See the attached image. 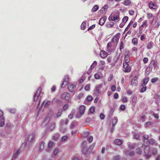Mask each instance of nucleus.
<instances>
[{
  "mask_svg": "<svg viewBox=\"0 0 160 160\" xmlns=\"http://www.w3.org/2000/svg\"><path fill=\"white\" fill-rule=\"evenodd\" d=\"M85 109V107L83 105L81 106L79 108V112L80 115L79 116L78 114L76 115V117L77 118H80L84 113Z\"/></svg>",
  "mask_w": 160,
  "mask_h": 160,
  "instance_id": "3",
  "label": "nucleus"
},
{
  "mask_svg": "<svg viewBox=\"0 0 160 160\" xmlns=\"http://www.w3.org/2000/svg\"><path fill=\"white\" fill-rule=\"evenodd\" d=\"M98 6L97 5H95L93 8L92 10H93V12H95L98 10Z\"/></svg>",
  "mask_w": 160,
  "mask_h": 160,
  "instance_id": "40",
  "label": "nucleus"
},
{
  "mask_svg": "<svg viewBox=\"0 0 160 160\" xmlns=\"http://www.w3.org/2000/svg\"><path fill=\"white\" fill-rule=\"evenodd\" d=\"M128 18L127 16L124 17L122 19V21L123 23L125 24L128 21Z\"/></svg>",
  "mask_w": 160,
  "mask_h": 160,
  "instance_id": "35",
  "label": "nucleus"
},
{
  "mask_svg": "<svg viewBox=\"0 0 160 160\" xmlns=\"http://www.w3.org/2000/svg\"><path fill=\"white\" fill-rule=\"evenodd\" d=\"M86 21L83 22L82 23L81 25V28L82 29L84 30L86 28Z\"/></svg>",
  "mask_w": 160,
  "mask_h": 160,
  "instance_id": "25",
  "label": "nucleus"
},
{
  "mask_svg": "<svg viewBox=\"0 0 160 160\" xmlns=\"http://www.w3.org/2000/svg\"><path fill=\"white\" fill-rule=\"evenodd\" d=\"M158 80V78L156 77L153 78L151 80V82L152 83H154L156 82Z\"/></svg>",
  "mask_w": 160,
  "mask_h": 160,
  "instance_id": "43",
  "label": "nucleus"
},
{
  "mask_svg": "<svg viewBox=\"0 0 160 160\" xmlns=\"http://www.w3.org/2000/svg\"><path fill=\"white\" fill-rule=\"evenodd\" d=\"M68 88L70 92H72L75 89V86L71 83H68Z\"/></svg>",
  "mask_w": 160,
  "mask_h": 160,
  "instance_id": "11",
  "label": "nucleus"
},
{
  "mask_svg": "<svg viewBox=\"0 0 160 160\" xmlns=\"http://www.w3.org/2000/svg\"><path fill=\"white\" fill-rule=\"evenodd\" d=\"M131 3V1L130 0H124L123 2V4L125 6H129Z\"/></svg>",
  "mask_w": 160,
  "mask_h": 160,
  "instance_id": "20",
  "label": "nucleus"
},
{
  "mask_svg": "<svg viewBox=\"0 0 160 160\" xmlns=\"http://www.w3.org/2000/svg\"><path fill=\"white\" fill-rule=\"evenodd\" d=\"M20 152V150L19 149L17 150L15 153L12 156L13 158H16L19 155Z\"/></svg>",
  "mask_w": 160,
  "mask_h": 160,
  "instance_id": "23",
  "label": "nucleus"
},
{
  "mask_svg": "<svg viewBox=\"0 0 160 160\" xmlns=\"http://www.w3.org/2000/svg\"><path fill=\"white\" fill-rule=\"evenodd\" d=\"M160 24V21L157 20L155 22L153 25L154 27L155 28H158Z\"/></svg>",
  "mask_w": 160,
  "mask_h": 160,
  "instance_id": "18",
  "label": "nucleus"
},
{
  "mask_svg": "<svg viewBox=\"0 0 160 160\" xmlns=\"http://www.w3.org/2000/svg\"><path fill=\"white\" fill-rule=\"evenodd\" d=\"M128 146L129 148L132 149H134L135 148V145L134 144H130L128 145Z\"/></svg>",
  "mask_w": 160,
  "mask_h": 160,
  "instance_id": "41",
  "label": "nucleus"
},
{
  "mask_svg": "<svg viewBox=\"0 0 160 160\" xmlns=\"http://www.w3.org/2000/svg\"><path fill=\"white\" fill-rule=\"evenodd\" d=\"M124 48V44L123 42L121 41L120 43V45L119 47V49L120 51H121V50L122 49Z\"/></svg>",
  "mask_w": 160,
  "mask_h": 160,
  "instance_id": "45",
  "label": "nucleus"
},
{
  "mask_svg": "<svg viewBox=\"0 0 160 160\" xmlns=\"http://www.w3.org/2000/svg\"><path fill=\"white\" fill-rule=\"evenodd\" d=\"M70 98V95L69 93L68 92H64L61 95L62 98L66 100H68Z\"/></svg>",
  "mask_w": 160,
  "mask_h": 160,
  "instance_id": "8",
  "label": "nucleus"
},
{
  "mask_svg": "<svg viewBox=\"0 0 160 160\" xmlns=\"http://www.w3.org/2000/svg\"><path fill=\"white\" fill-rule=\"evenodd\" d=\"M83 96V93H80L79 94L78 96H77V98H78V99H80L81 98H82Z\"/></svg>",
  "mask_w": 160,
  "mask_h": 160,
  "instance_id": "58",
  "label": "nucleus"
},
{
  "mask_svg": "<svg viewBox=\"0 0 160 160\" xmlns=\"http://www.w3.org/2000/svg\"><path fill=\"white\" fill-rule=\"evenodd\" d=\"M153 43L152 42H149L147 43V48L150 49H151L152 47Z\"/></svg>",
  "mask_w": 160,
  "mask_h": 160,
  "instance_id": "21",
  "label": "nucleus"
},
{
  "mask_svg": "<svg viewBox=\"0 0 160 160\" xmlns=\"http://www.w3.org/2000/svg\"><path fill=\"white\" fill-rule=\"evenodd\" d=\"M110 42V43H112L111 45L112 46V48H115L117 45V44H115V43L112 42V41Z\"/></svg>",
  "mask_w": 160,
  "mask_h": 160,
  "instance_id": "63",
  "label": "nucleus"
},
{
  "mask_svg": "<svg viewBox=\"0 0 160 160\" xmlns=\"http://www.w3.org/2000/svg\"><path fill=\"white\" fill-rule=\"evenodd\" d=\"M122 101L123 102H128L127 98L125 97H122Z\"/></svg>",
  "mask_w": 160,
  "mask_h": 160,
  "instance_id": "37",
  "label": "nucleus"
},
{
  "mask_svg": "<svg viewBox=\"0 0 160 160\" xmlns=\"http://www.w3.org/2000/svg\"><path fill=\"white\" fill-rule=\"evenodd\" d=\"M156 142L155 140L152 138L151 139L149 140H148V143L151 144L153 145Z\"/></svg>",
  "mask_w": 160,
  "mask_h": 160,
  "instance_id": "27",
  "label": "nucleus"
},
{
  "mask_svg": "<svg viewBox=\"0 0 160 160\" xmlns=\"http://www.w3.org/2000/svg\"><path fill=\"white\" fill-rule=\"evenodd\" d=\"M92 100V97L91 96H88L87 97V100L88 101H91Z\"/></svg>",
  "mask_w": 160,
  "mask_h": 160,
  "instance_id": "51",
  "label": "nucleus"
},
{
  "mask_svg": "<svg viewBox=\"0 0 160 160\" xmlns=\"http://www.w3.org/2000/svg\"><path fill=\"white\" fill-rule=\"evenodd\" d=\"M149 78H144L142 81V86H145L148 83L149 81Z\"/></svg>",
  "mask_w": 160,
  "mask_h": 160,
  "instance_id": "13",
  "label": "nucleus"
},
{
  "mask_svg": "<svg viewBox=\"0 0 160 160\" xmlns=\"http://www.w3.org/2000/svg\"><path fill=\"white\" fill-rule=\"evenodd\" d=\"M90 112L91 113H93L95 112V108L93 107H91L89 109Z\"/></svg>",
  "mask_w": 160,
  "mask_h": 160,
  "instance_id": "49",
  "label": "nucleus"
},
{
  "mask_svg": "<svg viewBox=\"0 0 160 160\" xmlns=\"http://www.w3.org/2000/svg\"><path fill=\"white\" fill-rule=\"evenodd\" d=\"M114 142L116 144L118 145H121L122 143V141L119 139H116L114 140Z\"/></svg>",
  "mask_w": 160,
  "mask_h": 160,
  "instance_id": "16",
  "label": "nucleus"
},
{
  "mask_svg": "<svg viewBox=\"0 0 160 160\" xmlns=\"http://www.w3.org/2000/svg\"><path fill=\"white\" fill-rule=\"evenodd\" d=\"M136 152L138 154L141 155L142 153V150L140 148H138L136 149Z\"/></svg>",
  "mask_w": 160,
  "mask_h": 160,
  "instance_id": "32",
  "label": "nucleus"
},
{
  "mask_svg": "<svg viewBox=\"0 0 160 160\" xmlns=\"http://www.w3.org/2000/svg\"><path fill=\"white\" fill-rule=\"evenodd\" d=\"M153 116L156 119H158L159 115H158V114L157 113H156L154 112H153Z\"/></svg>",
  "mask_w": 160,
  "mask_h": 160,
  "instance_id": "50",
  "label": "nucleus"
},
{
  "mask_svg": "<svg viewBox=\"0 0 160 160\" xmlns=\"http://www.w3.org/2000/svg\"><path fill=\"white\" fill-rule=\"evenodd\" d=\"M152 152L154 155H156L157 153V150L156 148H154L152 150Z\"/></svg>",
  "mask_w": 160,
  "mask_h": 160,
  "instance_id": "47",
  "label": "nucleus"
},
{
  "mask_svg": "<svg viewBox=\"0 0 160 160\" xmlns=\"http://www.w3.org/2000/svg\"><path fill=\"white\" fill-rule=\"evenodd\" d=\"M113 78V75L112 74H111L110 75L109 77L108 78V81H110Z\"/></svg>",
  "mask_w": 160,
  "mask_h": 160,
  "instance_id": "62",
  "label": "nucleus"
},
{
  "mask_svg": "<svg viewBox=\"0 0 160 160\" xmlns=\"http://www.w3.org/2000/svg\"><path fill=\"white\" fill-rule=\"evenodd\" d=\"M152 123L151 122H147L145 123V125L146 126H149L152 124Z\"/></svg>",
  "mask_w": 160,
  "mask_h": 160,
  "instance_id": "54",
  "label": "nucleus"
},
{
  "mask_svg": "<svg viewBox=\"0 0 160 160\" xmlns=\"http://www.w3.org/2000/svg\"><path fill=\"white\" fill-rule=\"evenodd\" d=\"M41 90V87H39V88L38 89L36 93H35V94H34V101L37 100L39 96L41 97V94H40Z\"/></svg>",
  "mask_w": 160,
  "mask_h": 160,
  "instance_id": "6",
  "label": "nucleus"
},
{
  "mask_svg": "<svg viewBox=\"0 0 160 160\" xmlns=\"http://www.w3.org/2000/svg\"><path fill=\"white\" fill-rule=\"evenodd\" d=\"M134 138L136 139H138L139 137V135L138 133H135L134 134Z\"/></svg>",
  "mask_w": 160,
  "mask_h": 160,
  "instance_id": "56",
  "label": "nucleus"
},
{
  "mask_svg": "<svg viewBox=\"0 0 160 160\" xmlns=\"http://www.w3.org/2000/svg\"><path fill=\"white\" fill-rule=\"evenodd\" d=\"M113 160H120V156L118 155H116L113 157Z\"/></svg>",
  "mask_w": 160,
  "mask_h": 160,
  "instance_id": "38",
  "label": "nucleus"
},
{
  "mask_svg": "<svg viewBox=\"0 0 160 160\" xmlns=\"http://www.w3.org/2000/svg\"><path fill=\"white\" fill-rule=\"evenodd\" d=\"M51 103V101H48L46 102V103L44 105V107L45 108L48 107V106L50 105Z\"/></svg>",
  "mask_w": 160,
  "mask_h": 160,
  "instance_id": "46",
  "label": "nucleus"
},
{
  "mask_svg": "<svg viewBox=\"0 0 160 160\" xmlns=\"http://www.w3.org/2000/svg\"><path fill=\"white\" fill-rule=\"evenodd\" d=\"M112 43L109 42L108 43L107 45V48L108 51H110L111 49H112L113 48H112V46L111 45Z\"/></svg>",
  "mask_w": 160,
  "mask_h": 160,
  "instance_id": "19",
  "label": "nucleus"
},
{
  "mask_svg": "<svg viewBox=\"0 0 160 160\" xmlns=\"http://www.w3.org/2000/svg\"><path fill=\"white\" fill-rule=\"evenodd\" d=\"M9 111L11 113H14L16 112V110L14 108H10L9 109Z\"/></svg>",
  "mask_w": 160,
  "mask_h": 160,
  "instance_id": "44",
  "label": "nucleus"
},
{
  "mask_svg": "<svg viewBox=\"0 0 160 160\" xmlns=\"http://www.w3.org/2000/svg\"><path fill=\"white\" fill-rule=\"evenodd\" d=\"M148 17V19H151L153 17V14L152 13H148L147 14Z\"/></svg>",
  "mask_w": 160,
  "mask_h": 160,
  "instance_id": "48",
  "label": "nucleus"
},
{
  "mask_svg": "<svg viewBox=\"0 0 160 160\" xmlns=\"http://www.w3.org/2000/svg\"><path fill=\"white\" fill-rule=\"evenodd\" d=\"M119 12H117L112 13L108 18L109 21H114L116 23L118 22L120 20Z\"/></svg>",
  "mask_w": 160,
  "mask_h": 160,
  "instance_id": "1",
  "label": "nucleus"
},
{
  "mask_svg": "<svg viewBox=\"0 0 160 160\" xmlns=\"http://www.w3.org/2000/svg\"><path fill=\"white\" fill-rule=\"evenodd\" d=\"M148 22L146 20L144 21L143 22L141 26V27H146L148 26Z\"/></svg>",
  "mask_w": 160,
  "mask_h": 160,
  "instance_id": "34",
  "label": "nucleus"
},
{
  "mask_svg": "<svg viewBox=\"0 0 160 160\" xmlns=\"http://www.w3.org/2000/svg\"><path fill=\"white\" fill-rule=\"evenodd\" d=\"M147 89V87H143L141 89L140 92H143L145 91Z\"/></svg>",
  "mask_w": 160,
  "mask_h": 160,
  "instance_id": "52",
  "label": "nucleus"
},
{
  "mask_svg": "<svg viewBox=\"0 0 160 160\" xmlns=\"http://www.w3.org/2000/svg\"><path fill=\"white\" fill-rule=\"evenodd\" d=\"M159 98V96L158 94H156L154 95V98L156 100H158Z\"/></svg>",
  "mask_w": 160,
  "mask_h": 160,
  "instance_id": "53",
  "label": "nucleus"
},
{
  "mask_svg": "<svg viewBox=\"0 0 160 160\" xmlns=\"http://www.w3.org/2000/svg\"><path fill=\"white\" fill-rule=\"evenodd\" d=\"M97 63L96 61H94L92 63V64L91 66L90 69H92V68H94V67L97 65Z\"/></svg>",
  "mask_w": 160,
  "mask_h": 160,
  "instance_id": "31",
  "label": "nucleus"
},
{
  "mask_svg": "<svg viewBox=\"0 0 160 160\" xmlns=\"http://www.w3.org/2000/svg\"><path fill=\"white\" fill-rule=\"evenodd\" d=\"M39 147L41 151L43 150L44 148V142H43L41 141L40 142L39 144Z\"/></svg>",
  "mask_w": 160,
  "mask_h": 160,
  "instance_id": "24",
  "label": "nucleus"
},
{
  "mask_svg": "<svg viewBox=\"0 0 160 160\" xmlns=\"http://www.w3.org/2000/svg\"><path fill=\"white\" fill-rule=\"evenodd\" d=\"M124 63H128L130 62L129 52V51H126L124 53Z\"/></svg>",
  "mask_w": 160,
  "mask_h": 160,
  "instance_id": "4",
  "label": "nucleus"
},
{
  "mask_svg": "<svg viewBox=\"0 0 160 160\" xmlns=\"http://www.w3.org/2000/svg\"><path fill=\"white\" fill-rule=\"evenodd\" d=\"M94 147V146H93L92 147L91 146L88 149L85 147L83 148L82 149L83 153L86 155H89L91 152V151L90 150V148H93Z\"/></svg>",
  "mask_w": 160,
  "mask_h": 160,
  "instance_id": "7",
  "label": "nucleus"
},
{
  "mask_svg": "<svg viewBox=\"0 0 160 160\" xmlns=\"http://www.w3.org/2000/svg\"><path fill=\"white\" fill-rule=\"evenodd\" d=\"M118 120L117 117H114L112 121V124L113 125H115L117 122Z\"/></svg>",
  "mask_w": 160,
  "mask_h": 160,
  "instance_id": "26",
  "label": "nucleus"
},
{
  "mask_svg": "<svg viewBox=\"0 0 160 160\" xmlns=\"http://www.w3.org/2000/svg\"><path fill=\"white\" fill-rule=\"evenodd\" d=\"M68 107V104H65L63 106V109L64 110L67 109Z\"/></svg>",
  "mask_w": 160,
  "mask_h": 160,
  "instance_id": "60",
  "label": "nucleus"
},
{
  "mask_svg": "<svg viewBox=\"0 0 160 160\" xmlns=\"http://www.w3.org/2000/svg\"><path fill=\"white\" fill-rule=\"evenodd\" d=\"M106 19V18L105 17L101 18L99 21V24L101 26L103 25L105 22Z\"/></svg>",
  "mask_w": 160,
  "mask_h": 160,
  "instance_id": "15",
  "label": "nucleus"
},
{
  "mask_svg": "<svg viewBox=\"0 0 160 160\" xmlns=\"http://www.w3.org/2000/svg\"><path fill=\"white\" fill-rule=\"evenodd\" d=\"M35 134L32 133H30L28 136L27 142L28 141L30 142H32L35 139Z\"/></svg>",
  "mask_w": 160,
  "mask_h": 160,
  "instance_id": "9",
  "label": "nucleus"
},
{
  "mask_svg": "<svg viewBox=\"0 0 160 160\" xmlns=\"http://www.w3.org/2000/svg\"><path fill=\"white\" fill-rule=\"evenodd\" d=\"M123 67L124 69L123 71L125 72H129L131 70V68L129 67L128 63H123Z\"/></svg>",
  "mask_w": 160,
  "mask_h": 160,
  "instance_id": "5",
  "label": "nucleus"
},
{
  "mask_svg": "<svg viewBox=\"0 0 160 160\" xmlns=\"http://www.w3.org/2000/svg\"><path fill=\"white\" fill-rule=\"evenodd\" d=\"M132 42L135 45H137L138 44V39L136 38H133L132 41Z\"/></svg>",
  "mask_w": 160,
  "mask_h": 160,
  "instance_id": "36",
  "label": "nucleus"
},
{
  "mask_svg": "<svg viewBox=\"0 0 160 160\" xmlns=\"http://www.w3.org/2000/svg\"><path fill=\"white\" fill-rule=\"evenodd\" d=\"M108 56L107 52L104 51H102L100 53V56L103 58H105Z\"/></svg>",
  "mask_w": 160,
  "mask_h": 160,
  "instance_id": "14",
  "label": "nucleus"
},
{
  "mask_svg": "<svg viewBox=\"0 0 160 160\" xmlns=\"http://www.w3.org/2000/svg\"><path fill=\"white\" fill-rule=\"evenodd\" d=\"M76 123V122H72L70 126V128L71 129L75 127Z\"/></svg>",
  "mask_w": 160,
  "mask_h": 160,
  "instance_id": "29",
  "label": "nucleus"
},
{
  "mask_svg": "<svg viewBox=\"0 0 160 160\" xmlns=\"http://www.w3.org/2000/svg\"><path fill=\"white\" fill-rule=\"evenodd\" d=\"M148 58H144L143 59V62L144 63H146L148 61Z\"/></svg>",
  "mask_w": 160,
  "mask_h": 160,
  "instance_id": "61",
  "label": "nucleus"
},
{
  "mask_svg": "<svg viewBox=\"0 0 160 160\" xmlns=\"http://www.w3.org/2000/svg\"><path fill=\"white\" fill-rule=\"evenodd\" d=\"M59 150L58 149H55L53 152V155L56 156L57 153L59 152Z\"/></svg>",
  "mask_w": 160,
  "mask_h": 160,
  "instance_id": "42",
  "label": "nucleus"
},
{
  "mask_svg": "<svg viewBox=\"0 0 160 160\" xmlns=\"http://www.w3.org/2000/svg\"><path fill=\"white\" fill-rule=\"evenodd\" d=\"M0 126L3 127L4 125V119L3 118H2L0 120Z\"/></svg>",
  "mask_w": 160,
  "mask_h": 160,
  "instance_id": "28",
  "label": "nucleus"
},
{
  "mask_svg": "<svg viewBox=\"0 0 160 160\" xmlns=\"http://www.w3.org/2000/svg\"><path fill=\"white\" fill-rule=\"evenodd\" d=\"M148 6L151 9H156L158 8V6L156 2L150 1L149 2Z\"/></svg>",
  "mask_w": 160,
  "mask_h": 160,
  "instance_id": "2",
  "label": "nucleus"
},
{
  "mask_svg": "<svg viewBox=\"0 0 160 160\" xmlns=\"http://www.w3.org/2000/svg\"><path fill=\"white\" fill-rule=\"evenodd\" d=\"M102 84H100L96 87V90L98 92L99 89H101L102 87Z\"/></svg>",
  "mask_w": 160,
  "mask_h": 160,
  "instance_id": "33",
  "label": "nucleus"
},
{
  "mask_svg": "<svg viewBox=\"0 0 160 160\" xmlns=\"http://www.w3.org/2000/svg\"><path fill=\"white\" fill-rule=\"evenodd\" d=\"M68 83V80L64 79L63 83L61 84V87L62 88L65 87L67 84Z\"/></svg>",
  "mask_w": 160,
  "mask_h": 160,
  "instance_id": "22",
  "label": "nucleus"
},
{
  "mask_svg": "<svg viewBox=\"0 0 160 160\" xmlns=\"http://www.w3.org/2000/svg\"><path fill=\"white\" fill-rule=\"evenodd\" d=\"M149 136L145 134L143 136L142 139L144 142H148Z\"/></svg>",
  "mask_w": 160,
  "mask_h": 160,
  "instance_id": "17",
  "label": "nucleus"
},
{
  "mask_svg": "<svg viewBox=\"0 0 160 160\" xmlns=\"http://www.w3.org/2000/svg\"><path fill=\"white\" fill-rule=\"evenodd\" d=\"M94 76L95 78L96 79H99L100 78L99 75L97 73L95 74Z\"/></svg>",
  "mask_w": 160,
  "mask_h": 160,
  "instance_id": "57",
  "label": "nucleus"
},
{
  "mask_svg": "<svg viewBox=\"0 0 160 160\" xmlns=\"http://www.w3.org/2000/svg\"><path fill=\"white\" fill-rule=\"evenodd\" d=\"M84 88L86 91H89L90 89V84H87L85 87Z\"/></svg>",
  "mask_w": 160,
  "mask_h": 160,
  "instance_id": "39",
  "label": "nucleus"
},
{
  "mask_svg": "<svg viewBox=\"0 0 160 160\" xmlns=\"http://www.w3.org/2000/svg\"><path fill=\"white\" fill-rule=\"evenodd\" d=\"M138 83V78L137 77H134L132 80L131 84L132 86H137Z\"/></svg>",
  "mask_w": 160,
  "mask_h": 160,
  "instance_id": "10",
  "label": "nucleus"
},
{
  "mask_svg": "<svg viewBox=\"0 0 160 160\" xmlns=\"http://www.w3.org/2000/svg\"><path fill=\"white\" fill-rule=\"evenodd\" d=\"M120 108L121 110H124L125 109V106L124 105H122L120 106Z\"/></svg>",
  "mask_w": 160,
  "mask_h": 160,
  "instance_id": "59",
  "label": "nucleus"
},
{
  "mask_svg": "<svg viewBox=\"0 0 160 160\" xmlns=\"http://www.w3.org/2000/svg\"><path fill=\"white\" fill-rule=\"evenodd\" d=\"M93 140V137L92 136H90L89 137V138L88 140L89 141V142L91 143L92 141Z\"/></svg>",
  "mask_w": 160,
  "mask_h": 160,
  "instance_id": "55",
  "label": "nucleus"
},
{
  "mask_svg": "<svg viewBox=\"0 0 160 160\" xmlns=\"http://www.w3.org/2000/svg\"><path fill=\"white\" fill-rule=\"evenodd\" d=\"M55 125V123L54 122L52 123L50 125L49 128V129L50 130H52L54 128Z\"/></svg>",
  "mask_w": 160,
  "mask_h": 160,
  "instance_id": "30",
  "label": "nucleus"
},
{
  "mask_svg": "<svg viewBox=\"0 0 160 160\" xmlns=\"http://www.w3.org/2000/svg\"><path fill=\"white\" fill-rule=\"evenodd\" d=\"M53 144V143L52 141H49L48 143V146L49 148H51L52 147V145Z\"/></svg>",
  "mask_w": 160,
  "mask_h": 160,
  "instance_id": "64",
  "label": "nucleus"
},
{
  "mask_svg": "<svg viewBox=\"0 0 160 160\" xmlns=\"http://www.w3.org/2000/svg\"><path fill=\"white\" fill-rule=\"evenodd\" d=\"M119 36L118 35H116L113 38L111 41L112 42L115 43V44H117L119 41Z\"/></svg>",
  "mask_w": 160,
  "mask_h": 160,
  "instance_id": "12",
  "label": "nucleus"
}]
</instances>
